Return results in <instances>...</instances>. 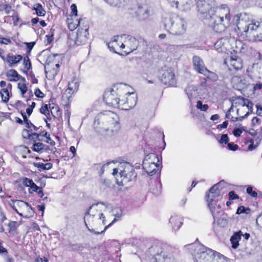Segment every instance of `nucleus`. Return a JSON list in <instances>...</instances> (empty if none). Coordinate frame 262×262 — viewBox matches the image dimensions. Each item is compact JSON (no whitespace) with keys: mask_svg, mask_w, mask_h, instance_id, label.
Listing matches in <instances>:
<instances>
[{"mask_svg":"<svg viewBox=\"0 0 262 262\" xmlns=\"http://www.w3.org/2000/svg\"><path fill=\"white\" fill-rule=\"evenodd\" d=\"M99 203L95 204L91 206L84 216V224L89 231L94 232L96 234H100L104 232L106 229L113 224L116 221V219L114 220L108 225L105 227L104 229L101 232L95 231L94 228H96L99 225L102 223V225H105V217L103 216L102 212L98 210Z\"/></svg>","mask_w":262,"mask_h":262,"instance_id":"obj_2","label":"nucleus"},{"mask_svg":"<svg viewBox=\"0 0 262 262\" xmlns=\"http://www.w3.org/2000/svg\"><path fill=\"white\" fill-rule=\"evenodd\" d=\"M23 184L27 187H30L31 183L33 182L32 180L27 178H25L23 179Z\"/></svg>","mask_w":262,"mask_h":262,"instance_id":"obj_48","label":"nucleus"},{"mask_svg":"<svg viewBox=\"0 0 262 262\" xmlns=\"http://www.w3.org/2000/svg\"><path fill=\"white\" fill-rule=\"evenodd\" d=\"M242 132H243L241 129L236 128V129H234V130L233 131V134L235 137H239L241 136Z\"/></svg>","mask_w":262,"mask_h":262,"instance_id":"obj_59","label":"nucleus"},{"mask_svg":"<svg viewBox=\"0 0 262 262\" xmlns=\"http://www.w3.org/2000/svg\"><path fill=\"white\" fill-rule=\"evenodd\" d=\"M156 262H176L173 255L167 251H161L157 253L155 257Z\"/></svg>","mask_w":262,"mask_h":262,"instance_id":"obj_21","label":"nucleus"},{"mask_svg":"<svg viewBox=\"0 0 262 262\" xmlns=\"http://www.w3.org/2000/svg\"><path fill=\"white\" fill-rule=\"evenodd\" d=\"M247 193L251 195L254 198H256L257 196V193L255 191H253L252 187L251 186H248L247 188Z\"/></svg>","mask_w":262,"mask_h":262,"instance_id":"obj_44","label":"nucleus"},{"mask_svg":"<svg viewBox=\"0 0 262 262\" xmlns=\"http://www.w3.org/2000/svg\"><path fill=\"white\" fill-rule=\"evenodd\" d=\"M159 77L165 85L175 86L177 80L173 70L171 68L164 67L159 71Z\"/></svg>","mask_w":262,"mask_h":262,"instance_id":"obj_12","label":"nucleus"},{"mask_svg":"<svg viewBox=\"0 0 262 262\" xmlns=\"http://www.w3.org/2000/svg\"><path fill=\"white\" fill-rule=\"evenodd\" d=\"M0 42L2 44L8 45V44L11 43V41L9 38L2 37V38H0Z\"/></svg>","mask_w":262,"mask_h":262,"instance_id":"obj_56","label":"nucleus"},{"mask_svg":"<svg viewBox=\"0 0 262 262\" xmlns=\"http://www.w3.org/2000/svg\"><path fill=\"white\" fill-rule=\"evenodd\" d=\"M182 219L178 215H173L169 219V223L171 225L174 231H178L182 224Z\"/></svg>","mask_w":262,"mask_h":262,"instance_id":"obj_23","label":"nucleus"},{"mask_svg":"<svg viewBox=\"0 0 262 262\" xmlns=\"http://www.w3.org/2000/svg\"><path fill=\"white\" fill-rule=\"evenodd\" d=\"M262 88V83H256L253 86L254 91H256L257 90H260Z\"/></svg>","mask_w":262,"mask_h":262,"instance_id":"obj_64","label":"nucleus"},{"mask_svg":"<svg viewBox=\"0 0 262 262\" xmlns=\"http://www.w3.org/2000/svg\"><path fill=\"white\" fill-rule=\"evenodd\" d=\"M238 146L237 144H235L234 143H228V148L229 149L235 151L237 149Z\"/></svg>","mask_w":262,"mask_h":262,"instance_id":"obj_49","label":"nucleus"},{"mask_svg":"<svg viewBox=\"0 0 262 262\" xmlns=\"http://www.w3.org/2000/svg\"><path fill=\"white\" fill-rule=\"evenodd\" d=\"M2 101L7 102L9 99V93L7 88H4L0 92Z\"/></svg>","mask_w":262,"mask_h":262,"instance_id":"obj_34","label":"nucleus"},{"mask_svg":"<svg viewBox=\"0 0 262 262\" xmlns=\"http://www.w3.org/2000/svg\"><path fill=\"white\" fill-rule=\"evenodd\" d=\"M136 13L139 20H144L149 17V10L146 7L139 6L138 7Z\"/></svg>","mask_w":262,"mask_h":262,"instance_id":"obj_24","label":"nucleus"},{"mask_svg":"<svg viewBox=\"0 0 262 262\" xmlns=\"http://www.w3.org/2000/svg\"><path fill=\"white\" fill-rule=\"evenodd\" d=\"M120 169H122V168H121V166L119 168H115L113 169V172L112 173L113 175L114 176H116V179L117 180V178H119V176L120 177L119 173L118 174L119 170L120 171Z\"/></svg>","mask_w":262,"mask_h":262,"instance_id":"obj_57","label":"nucleus"},{"mask_svg":"<svg viewBox=\"0 0 262 262\" xmlns=\"http://www.w3.org/2000/svg\"><path fill=\"white\" fill-rule=\"evenodd\" d=\"M205 89L199 85H189L186 89L185 92L190 100L196 98H201L203 96Z\"/></svg>","mask_w":262,"mask_h":262,"instance_id":"obj_15","label":"nucleus"},{"mask_svg":"<svg viewBox=\"0 0 262 262\" xmlns=\"http://www.w3.org/2000/svg\"><path fill=\"white\" fill-rule=\"evenodd\" d=\"M242 232L239 231L235 232L230 238V241L232 244V247L233 249H236L239 245L238 242L241 238Z\"/></svg>","mask_w":262,"mask_h":262,"instance_id":"obj_29","label":"nucleus"},{"mask_svg":"<svg viewBox=\"0 0 262 262\" xmlns=\"http://www.w3.org/2000/svg\"><path fill=\"white\" fill-rule=\"evenodd\" d=\"M123 1L124 0H105V1L109 5L114 7L120 5Z\"/></svg>","mask_w":262,"mask_h":262,"instance_id":"obj_40","label":"nucleus"},{"mask_svg":"<svg viewBox=\"0 0 262 262\" xmlns=\"http://www.w3.org/2000/svg\"><path fill=\"white\" fill-rule=\"evenodd\" d=\"M220 210L215 213L213 212L211 213L214 219V222H216L220 227H224L228 224L227 215L223 212L222 207H220Z\"/></svg>","mask_w":262,"mask_h":262,"instance_id":"obj_20","label":"nucleus"},{"mask_svg":"<svg viewBox=\"0 0 262 262\" xmlns=\"http://www.w3.org/2000/svg\"><path fill=\"white\" fill-rule=\"evenodd\" d=\"M89 28L85 26L84 28H78L76 37L75 39V43L78 46L84 44L86 42L88 39Z\"/></svg>","mask_w":262,"mask_h":262,"instance_id":"obj_18","label":"nucleus"},{"mask_svg":"<svg viewBox=\"0 0 262 262\" xmlns=\"http://www.w3.org/2000/svg\"><path fill=\"white\" fill-rule=\"evenodd\" d=\"M229 141V139L227 134H223L221 136V138L219 142L221 144L223 143H224L225 144H227V143L228 144Z\"/></svg>","mask_w":262,"mask_h":262,"instance_id":"obj_45","label":"nucleus"},{"mask_svg":"<svg viewBox=\"0 0 262 262\" xmlns=\"http://www.w3.org/2000/svg\"><path fill=\"white\" fill-rule=\"evenodd\" d=\"M6 220V217L3 211V209H2L1 207L0 206V221L1 222H3Z\"/></svg>","mask_w":262,"mask_h":262,"instance_id":"obj_62","label":"nucleus"},{"mask_svg":"<svg viewBox=\"0 0 262 262\" xmlns=\"http://www.w3.org/2000/svg\"><path fill=\"white\" fill-rule=\"evenodd\" d=\"M1 8L4 10L6 14H8L11 11V7L10 5L7 4H3L1 5Z\"/></svg>","mask_w":262,"mask_h":262,"instance_id":"obj_43","label":"nucleus"},{"mask_svg":"<svg viewBox=\"0 0 262 262\" xmlns=\"http://www.w3.org/2000/svg\"><path fill=\"white\" fill-rule=\"evenodd\" d=\"M237 199H238V195L235 193L233 191H231L229 193V199L230 200H233Z\"/></svg>","mask_w":262,"mask_h":262,"instance_id":"obj_53","label":"nucleus"},{"mask_svg":"<svg viewBox=\"0 0 262 262\" xmlns=\"http://www.w3.org/2000/svg\"><path fill=\"white\" fill-rule=\"evenodd\" d=\"M224 63L226 64L229 71L235 70L236 71L242 69L243 61L241 58L236 56H231L224 60Z\"/></svg>","mask_w":262,"mask_h":262,"instance_id":"obj_17","label":"nucleus"},{"mask_svg":"<svg viewBox=\"0 0 262 262\" xmlns=\"http://www.w3.org/2000/svg\"><path fill=\"white\" fill-rule=\"evenodd\" d=\"M223 40L224 39L222 38L220 40L216 41L214 44V47L216 49L219 50L220 48L221 49L220 50H219V52L223 51L222 47L221 46V45L223 43Z\"/></svg>","mask_w":262,"mask_h":262,"instance_id":"obj_47","label":"nucleus"},{"mask_svg":"<svg viewBox=\"0 0 262 262\" xmlns=\"http://www.w3.org/2000/svg\"><path fill=\"white\" fill-rule=\"evenodd\" d=\"M117 90L116 92L113 89L105 92L103 95V99L108 105L121 109V91L118 89Z\"/></svg>","mask_w":262,"mask_h":262,"instance_id":"obj_11","label":"nucleus"},{"mask_svg":"<svg viewBox=\"0 0 262 262\" xmlns=\"http://www.w3.org/2000/svg\"><path fill=\"white\" fill-rule=\"evenodd\" d=\"M124 39V42L121 43L120 47L122 50L124 49V53L127 55L136 50L138 46V41L136 38L130 35H124L121 36Z\"/></svg>","mask_w":262,"mask_h":262,"instance_id":"obj_13","label":"nucleus"},{"mask_svg":"<svg viewBox=\"0 0 262 262\" xmlns=\"http://www.w3.org/2000/svg\"><path fill=\"white\" fill-rule=\"evenodd\" d=\"M227 186V184L224 181H221L218 183L214 185L209 190V193L206 194L208 206L211 212L215 213L220 210V207L223 206L220 201L224 192L223 191Z\"/></svg>","mask_w":262,"mask_h":262,"instance_id":"obj_3","label":"nucleus"},{"mask_svg":"<svg viewBox=\"0 0 262 262\" xmlns=\"http://www.w3.org/2000/svg\"><path fill=\"white\" fill-rule=\"evenodd\" d=\"M79 85V80L78 78L74 77L72 80L69 83L68 88L66 92L69 94H73L77 91Z\"/></svg>","mask_w":262,"mask_h":262,"instance_id":"obj_27","label":"nucleus"},{"mask_svg":"<svg viewBox=\"0 0 262 262\" xmlns=\"http://www.w3.org/2000/svg\"><path fill=\"white\" fill-rule=\"evenodd\" d=\"M187 247L192 250L194 262H228L223 255L199 243L190 244Z\"/></svg>","mask_w":262,"mask_h":262,"instance_id":"obj_1","label":"nucleus"},{"mask_svg":"<svg viewBox=\"0 0 262 262\" xmlns=\"http://www.w3.org/2000/svg\"><path fill=\"white\" fill-rule=\"evenodd\" d=\"M119 175L120 179L117 178V183L119 185H124L128 182L135 181L137 177L136 173L133 166L128 163H125L121 165Z\"/></svg>","mask_w":262,"mask_h":262,"instance_id":"obj_5","label":"nucleus"},{"mask_svg":"<svg viewBox=\"0 0 262 262\" xmlns=\"http://www.w3.org/2000/svg\"><path fill=\"white\" fill-rule=\"evenodd\" d=\"M30 187L32 191L37 192L41 188L38 187L36 184L33 181L30 185Z\"/></svg>","mask_w":262,"mask_h":262,"instance_id":"obj_52","label":"nucleus"},{"mask_svg":"<svg viewBox=\"0 0 262 262\" xmlns=\"http://www.w3.org/2000/svg\"><path fill=\"white\" fill-rule=\"evenodd\" d=\"M203 74L213 81H216L218 78L217 75L215 73L210 71L207 69H206V72H204Z\"/></svg>","mask_w":262,"mask_h":262,"instance_id":"obj_35","label":"nucleus"},{"mask_svg":"<svg viewBox=\"0 0 262 262\" xmlns=\"http://www.w3.org/2000/svg\"><path fill=\"white\" fill-rule=\"evenodd\" d=\"M170 22L169 31L171 34L181 35L185 32L187 26L184 19L178 16H174L170 19Z\"/></svg>","mask_w":262,"mask_h":262,"instance_id":"obj_9","label":"nucleus"},{"mask_svg":"<svg viewBox=\"0 0 262 262\" xmlns=\"http://www.w3.org/2000/svg\"><path fill=\"white\" fill-rule=\"evenodd\" d=\"M23 59L20 55H13L8 54L6 56V61L10 67H12L20 62Z\"/></svg>","mask_w":262,"mask_h":262,"instance_id":"obj_25","label":"nucleus"},{"mask_svg":"<svg viewBox=\"0 0 262 262\" xmlns=\"http://www.w3.org/2000/svg\"><path fill=\"white\" fill-rule=\"evenodd\" d=\"M231 82L237 88H244L246 85L245 79L238 76H233L231 79Z\"/></svg>","mask_w":262,"mask_h":262,"instance_id":"obj_30","label":"nucleus"},{"mask_svg":"<svg viewBox=\"0 0 262 262\" xmlns=\"http://www.w3.org/2000/svg\"><path fill=\"white\" fill-rule=\"evenodd\" d=\"M117 38H118V36L115 37L112 40L107 43V46L110 51L115 53H117V51L119 49H122V48L120 47V45L118 43Z\"/></svg>","mask_w":262,"mask_h":262,"instance_id":"obj_28","label":"nucleus"},{"mask_svg":"<svg viewBox=\"0 0 262 262\" xmlns=\"http://www.w3.org/2000/svg\"><path fill=\"white\" fill-rule=\"evenodd\" d=\"M72 12L74 14L75 17H76L77 15V6L75 4H72L71 6Z\"/></svg>","mask_w":262,"mask_h":262,"instance_id":"obj_60","label":"nucleus"},{"mask_svg":"<svg viewBox=\"0 0 262 262\" xmlns=\"http://www.w3.org/2000/svg\"><path fill=\"white\" fill-rule=\"evenodd\" d=\"M193 64L195 70L202 74L206 72V69L203 60L198 56H194L192 58Z\"/></svg>","mask_w":262,"mask_h":262,"instance_id":"obj_22","label":"nucleus"},{"mask_svg":"<svg viewBox=\"0 0 262 262\" xmlns=\"http://www.w3.org/2000/svg\"><path fill=\"white\" fill-rule=\"evenodd\" d=\"M234 20L236 21V25L237 28V33H246L247 40H249V35L253 30L251 29V26L255 24V21L250 22L248 20L247 16L246 14L236 15L234 17Z\"/></svg>","mask_w":262,"mask_h":262,"instance_id":"obj_7","label":"nucleus"},{"mask_svg":"<svg viewBox=\"0 0 262 262\" xmlns=\"http://www.w3.org/2000/svg\"><path fill=\"white\" fill-rule=\"evenodd\" d=\"M158 161L157 156L155 154L150 153L145 156L143 162V167L148 175L152 176L159 170V165L157 163Z\"/></svg>","mask_w":262,"mask_h":262,"instance_id":"obj_10","label":"nucleus"},{"mask_svg":"<svg viewBox=\"0 0 262 262\" xmlns=\"http://www.w3.org/2000/svg\"><path fill=\"white\" fill-rule=\"evenodd\" d=\"M158 185L159 186V189H157L156 190H154V189L152 190V192L153 193L155 194H158L160 193L161 192V184L160 183V182H158Z\"/></svg>","mask_w":262,"mask_h":262,"instance_id":"obj_63","label":"nucleus"},{"mask_svg":"<svg viewBox=\"0 0 262 262\" xmlns=\"http://www.w3.org/2000/svg\"><path fill=\"white\" fill-rule=\"evenodd\" d=\"M9 204L20 216L29 218L33 215L32 208L26 202L18 200H11Z\"/></svg>","mask_w":262,"mask_h":262,"instance_id":"obj_6","label":"nucleus"},{"mask_svg":"<svg viewBox=\"0 0 262 262\" xmlns=\"http://www.w3.org/2000/svg\"><path fill=\"white\" fill-rule=\"evenodd\" d=\"M125 99L121 98V110H128L134 107L137 101V95L134 92H126Z\"/></svg>","mask_w":262,"mask_h":262,"instance_id":"obj_14","label":"nucleus"},{"mask_svg":"<svg viewBox=\"0 0 262 262\" xmlns=\"http://www.w3.org/2000/svg\"><path fill=\"white\" fill-rule=\"evenodd\" d=\"M44 146V144L42 143H35L33 145V150L37 152H39L43 149Z\"/></svg>","mask_w":262,"mask_h":262,"instance_id":"obj_37","label":"nucleus"},{"mask_svg":"<svg viewBox=\"0 0 262 262\" xmlns=\"http://www.w3.org/2000/svg\"><path fill=\"white\" fill-rule=\"evenodd\" d=\"M228 124V121H224L222 124L217 125V128L222 129V128H225L227 127Z\"/></svg>","mask_w":262,"mask_h":262,"instance_id":"obj_61","label":"nucleus"},{"mask_svg":"<svg viewBox=\"0 0 262 262\" xmlns=\"http://www.w3.org/2000/svg\"><path fill=\"white\" fill-rule=\"evenodd\" d=\"M7 253H8L7 250L0 244V255L3 256L4 255H7Z\"/></svg>","mask_w":262,"mask_h":262,"instance_id":"obj_58","label":"nucleus"},{"mask_svg":"<svg viewBox=\"0 0 262 262\" xmlns=\"http://www.w3.org/2000/svg\"><path fill=\"white\" fill-rule=\"evenodd\" d=\"M250 209L249 208H246L244 206H241L238 207L237 210H236V214H241L242 213H245L246 214H248L250 213Z\"/></svg>","mask_w":262,"mask_h":262,"instance_id":"obj_39","label":"nucleus"},{"mask_svg":"<svg viewBox=\"0 0 262 262\" xmlns=\"http://www.w3.org/2000/svg\"><path fill=\"white\" fill-rule=\"evenodd\" d=\"M24 65L25 67L27 69L29 70L31 68V61L28 56L24 57Z\"/></svg>","mask_w":262,"mask_h":262,"instance_id":"obj_42","label":"nucleus"},{"mask_svg":"<svg viewBox=\"0 0 262 262\" xmlns=\"http://www.w3.org/2000/svg\"><path fill=\"white\" fill-rule=\"evenodd\" d=\"M34 165L37 167L39 171L45 170V164L40 162L34 163Z\"/></svg>","mask_w":262,"mask_h":262,"instance_id":"obj_50","label":"nucleus"},{"mask_svg":"<svg viewBox=\"0 0 262 262\" xmlns=\"http://www.w3.org/2000/svg\"><path fill=\"white\" fill-rule=\"evenodd\" d=\"M262 66V63H253L251 67H249L247 70L249 74L254 73L257 72L259 69H260Z\"/></svg>","mask_w":262,"mask_h":262,"instance_id":"obj_33","label":"nucleus"},{"mask_svg":"<svg viewBox=\"0 0 262 262\" xmlns=\"http://www.w3.org/2000/svg\"><path fill=\"white\" fill-rule=\"evenodd\" d=\"M18 88L20 91L21 94H25L27 91V87L26 84V81L25 82L22 81L21 83L19 82L18 83Z\"/></svg>","mask_w":262,"mask_h":262,"instance_id":"obj_38","label":"nucleus"},{"mask_svg":"<svg viewBox=\"0 0 262 262\" xmlns=\"http://www.w3.org/2000/svg\"><path fill=\"white\" fill-rule=\"evenodd\" d=\"M83 20H78L77 19H76L75 21L73 20V18H68V27L70 30H74L76 28H77L78 27L79 28H81L80 27V24L81 21H82Z\"/></svg>","mask_w":262,"mask_h":262,"instance_id":"obj_31","label":"nucleus"},{"mask_svg":"<svg viewBox=\"0 0 262 262\" xmlns=\"http://www.w3.org/2000/svg\"><path fill=\"white\" fill-rule=\"evenodd\" d=\"M39 134L37 133H31V134H28V137L30 139H32L33 140H39Z\"/></svg>","mask_w":262,"mask_h":262,"instance_id":"obj_54","label":"nucleus"},{"mask_svg":"<svg viewBox=\"0 0 262 262\" xmlns=\"http://www.w3.org/2000/svg\"><path fill=\"white\" fill-rule=\"evenodd\" d=\"M3 257L4 258L5 262H14V259L13 257L7 253V255H4Z\"/></svg>","mask_w":262,"mask_h":262,"instance_id":"obj_51","label":"nucleus"},{"mask_svg":"<svg viewBox=\"0 0 262 262\" xmlns=\"http://www.w3.org/2000/svg\"><path fill=\"white\" fill-rule=\"evenodd\" d=\"M101 123L103 124L111 125L114 127L117 126L118 128L119 125V117L116 114L111 111H105L97 115L94 121V125L97 127V125L100 124Z\"/></svg>","mask_w":262,"mask_h":262,"instance_id":"obj_8","label":"nucleus"},{"mask_svg":"<svg viewBox=\"0 0 262 262\" xmlns=\"http://www.w3.org/2000/svg\"><path fill=\"white\" fill-rule=\"evenodd\" d=\"M34 94L38 98H43L45 96L43 93L39 89H36L35 90Z\"/></svg>","mask_w":262,"mask_h":262,"instance_id":"obj_55","label":"nucleus"},{"mask_svg":"<svg viewBox=\"0 0 262 262\" xmlns=\"http://www.w3.org/2000/svg\"><path fill=\"white\" fill-rule=\"evenodd\" d=\"M231 14L228 8H219L214 16L213 30L217 33L224 32L230 25Z\"/></svg>","mask_w":262,"mask_h":262,"instance_id":"obj_4","label":"nucleus"},{"mask_svg":"<svg viewBox=\"0 0 262 262\" xmlns=\"http://www.w3.org/2000/svg\"><path fill=\"white\" fill-rule=\"evenodd\" d=\"M243 106H246L249 110L253 107V103L248 99H244Z\"/></svg>","mask_w":262,"mask_h":262,"instance_id":"obj_46","label":"nucleus"},{"mask_svg":"<svg viewBox=\"0 0 262 262\" xmlns=\"http://www.w3.org/2000/svg\"><path fill=\"white\" fill-rule=\"evenodd\" d=\"M196 107L202 111H206L208 108L207 104H203L201 101H198L196 104Z\"/></svg>","mask_w":262,"mask_h":262,"instance_id":"obj_41","label":"nucleus"},{"mask_svg":"<svg viewBox=\"0 0 262 262\" xmlns=\"http://www.w3.org/2000/svg\"><path fill=\"white\" fill-rule=\"evenodd\" d=\"M252 32L249 35L250 41H262V21H255V24L250 27Z\"/></svg>","mask_w":262,"mask_h":262,"instance_id":"obj_16","label":"nucleus"},{"mask_svg":"<svg viewBox=\"0 0 262 262\" xmlns=\"http://www.w3.org/2000/svg\"><path fill=\"white\" fill-rule=\"evenodd\" d=\"M33 10H35L36 14L39 16H44L46 14V11L40 4L34 5Z\"/></svg>","mask_w":262,"mask_h":262,"instance_id":"obj_32","label":"nucleus"},{"mask_svg":"<svg viewBox=\"0 0 262 262\" xmlns=\"http://www.w3.org/2000/svg\"><path fill=\"white\" fill-rule=\"evenodd\" d=\"M170 3H174L176 7L178 8L179 4L180 3L181 9L183 11H188L194 6L195 0H168Z\"/></svg>","mask_w":262,"mask_h":262,"instance_id":"obj_19","label":"nucleus"},{"mask_svg":"<svg viewBox=\"0 0 262 262\" xmlns=\"http://www.w3.org/2000/svg\"><path fill=\"white\" fill-rule=\"evenodd\" d=\"M6 76L9 78V80L11 81H15L18 80H20L21 81L24 82L26 81V79L24 77L19 75L17 71L13 69L9 70L6 73Z\"/></svg>","mask_w":262,"mask_h":262,"instance_id":"obj_26","label":"nucleus"},{"mask_svg":"<svg viewBox=\"0 0 262 262\" xmlns=\"http://www.w3.org/2000/svg\"><path fill=\"white\" fill-rule=\"evenodd\" d=\"M40 112L41 114H44L47 117L48 119H51V118L50 117L49 110L47 104H45L42 106V107L40 108Z\"/></svg>","mask_w":262,"mask_h":262,"instance_id":"obj_36","label":"nucleus"}]
</instances>
